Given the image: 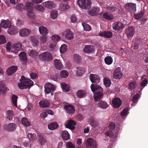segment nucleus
I'll list each match as a JSON object with an SVG mask.
<instances>
[{
    "mask_svg": "<svg viewBox=\"0 0 148 148\" xmlns=\"http://www.w3.org/2000/svg\"><path fill=\"white\" fill-rule=\"evenodd\" d=\"M115 127V123L113 122H111L109 126V128L110 130L107 131L105 132V135L109 137L112 136L113 133L112 130H113Z\"/></svg>",
    "mask_w": 148,
    "mask_h": 148,
    "instance_id": "obj_10",
    "label": "nucleus"
},
{
    "mask_svg": "<svg viewBox=\"0 0 148 148\" xmlns=\"http://www.w3.org/2000/svg\"><path fill=\"white\" fill-rule=\"evenodd\" d=\"M145 11L143 10H140V12L138 14H134V17L136 20H138L141 18L145 14Z\"/></svg>",
    "mask_w": 148,
    "mask_h": 148,
    "instance_id": "obj_33",
    "label": "nucleus"
},
{
    "mask_svg": "<svg viewBox=\"0 0 148 148\" xmlns=\"http://www.w3.org/2000/svg\"><path fill=\"white\" fill-rule=\"evenodd\" d=\"M136 83L134 81L130 82L129 84V88L131 90L134 89L136 87Z\"/></svg>",
    "mask_w": 148,
    "mask_h": 148,
    "instance_id": "obj_45",
    "label": "nucleus"
},
{
    "mask_svg": "<svg viewBox=\"0 0 148 148\" xmlns=\"http://www.w3.org/2000/svg\"><path fill=\"white\" fill-rule=\"evenodd\" d=\"M62 34L65 35V38L68 40L72 39L73 38V33L69 29L65 30L63 32Z\"/></svg>",
    "mask_w": 148,
    "mask_h": 148,
    "instance_id": "obj_16",
    "label": "nucleus"
},
{
    "mask_svg": "<svg viewBox=\"0 0 148 148\" xmlns=\"http://www.w3.org/2000/svg\"><path fill=\"white\" fill-rule=\"evenodd\" d=\"M73 58L75 63L78 64L81 61V57L77 54H74Z\"/></svg>",
    "mask_w": 148,
    "mask_h": 148,
    "instance_id": "obj_41",
    "label": "nucleus"
},
{
    "mask_svg": "<svg viewBox=\"0 0 148 148\" xmlns=\"http://www.w3.org/2000/svg\"><path fill=\"white\" fill-rule=\"evenodd\" d=\"M66 127L71 130H74L75 128V125H76L75 121L72 120H69L67 121V123H65Z\"/></svg>",
    "mask_w": 148,
    "mask_h": 148,
    "instance_id": "obj_15",
    "label": "nucleus"
},
{
    "mask_svg": "<svg viewBox=\"0 0 148 148\" xmlns=\"http://www.w3.org/2000/svg\"><path fill=\"white\" fill-rule=\"evenodd\" d=\"M33 5L32 2H28L26 3L25 8L27 11L33 9Z\"/></svg>",
    "mask_w": 148,
    "mask_h": 148,
    "instance_id": "obj_43",
    "label": "nucleus"
},
{
    "mask_svg": "<svg viewBox=\"0 0 148 148\" xmlns=\"http://www.w3.org/2000/svg\"><path fill=\"white\" fill-rule=\"evenodd\" d=\"M82 25L84 27V29L86 31H90L91 29V28L90 26L88 25L85 23H82Z\"/></svg>",
    "mask_w": 148,
    "mask_h": 148,
    "instance_id": "obj_54",
    "label": "nucleus"
},
{
    "mask_svg": "<svg viewBox=\"0 0 148 148\" xmlns=\"http://www.w3.org/2000/svg\"><path fill=\"white\" fill-rule=\"evenodd\" d=\"M86 95L85 91L82 90H78L76 93V95L77 97L81 98L85 97Z\"/></svg>",
    "mask_w": 148,
    "mask_h": 148,
    "instance_id": "obj_34",
    "label": "nucleus"
},
{
    "mask_svg": "<svg viewBox=\"0 0 148 148\" xmlns=\"http://www.w3.org/2000/svg\"><path fill=\"white\" fill-rule=\"evenodd\" d=\"M104 61L105 63L108 65H110L112 64L113 60L110 56H107L105 58Z\"/></svg>",
    "mask_w": 148,
    "mask_h": 148,
    "instance_id": "obj_40",
    "label": "nucleus"
},
{
    "mask_svg": "<svg viewBox=\"0 0 148 148\" xmlns=\"http://www.w3.org/2000/svg\"><path fill=\"white\" fill-rule=\"evenodd\" d=\"M67 148H75V146L71 142L67 143L66 145Z\"/></svg>",
    "mask_w": 148,
    "mask_h": 148,
    "instance_id": "obj_64",
    "label": "nucleus"
},
{
    "mask_svg": "<svg viewBox=\"0 0 148 148\" xmlns=\"http://www.w3.org/2000/svg\"><path fill=\"white\" fill-rule=\"evenodd\" d=\"M135 29L133 27H130L125 29V33L128 38L133 37L135 32Z\"/></svg>",
    "mask_w": 148,
    "mask_h": 148,
    "instance_id": "obj_11",
    "label": "nucleus"
},
{
    "mask_svg": "<svg viewBox=\"0 0 148 148\" xmlns=\"http://www.w3.org/2000/svg\"><path fill=\"white\" fill-rule=\"evenodd\" d=\"M62 136L63 140H67L70 138V134L66 130H64L62 132Z\"/></svg>",
    "mask_w": 148,
    "mask_h": 148,
    "instance_id": "obj_32",
    "label": "nucleus"
},
{
    "mask_svg": "<svg viewBox=\"0 0 148 148\" xmlns=\"http://www.w3.org/2000/svg\"><path fill=\"white\" fill-rule=\"evenodd\" d=\"M40 106L42 108L47 107L50 105V103L48 101L45 100H41L39 103Z\"/></svg>",
    "mask_w": 148,
    "mask_h": 148,
    "instance_id": "obj_30",
    "label": "nucleus"
},
{
    "mask_svg": "<svg viewBox=\"0 0 148 148\" xmlns=\"http://www.w3.org/2000/svg\"><path fill=\"white\" fill-rule=\"evenodd\" d=\"M104 84L107 87H109L111 85L110 80L108 78H105L104 80Z\"/></svg>",
    "mask_w": 148,
    "mask_h": 148,
    "instance_id": "obj_53",
    "label": "nucleus"
},
{
    "mask_svg": "<svg viewBox=\"0 0 148 148\" xmlns=\"http://www.w3.org/2000/svg\"><path fill=\"white\" fill-rule=\"evenodd\" d=\"M99 35L101 37H103L107 38H112L113 33L112 32L110 31H105L100 32Z\"/></svg>",
    "mask_w": 148,
    "mask_h": 148,
    "instance_id": "obj_12",
    "label": "nucleus"
},
{
    "mask_svg": "<svg viewBox=\"0 0 148 148\" xmlns=\"http://www.w3.org/2000/svg\"><path fill=\"white\" fill-rule=\"evenodd\" d=\"M64 108L69 115L73 114L75 111L74 107L72 105H66L64 106Z\"/></svg>",
    "mask_w": 148,
    "mask_h": 148,
    "instance_id": "obj_13",
    "label": "nucleus"
},
{
    "mask_svg": "<svg viewBox=\"0 0 148 148\" xmlns=\"http://www.w3.org/2000/svg\"><path fill=\"white\" fill-rule=\"evenodd\" d=\"M42 4L43 6L49 9L54 8L55 6L53 2L51 1H45Z\"/></svg>",
    "mask_w": 148,
    "mask_h": 148,
    "instance_id": "obj_24",
    "label": "nucleus"
},
{
    "mask_svg": "<svg viewBox=\"0 0 148 148\" xmlns=\"http://www.w3.org/2000/svg\"><path fill=\"white\" fill-rule=\"evenodd\" d=\"M39 57L41 59L47 61H51L53 59L51 53L48 52H45L40 54Z\"/></svg>",
    "mask_w": 148,
    "mask_h": 148,
    "instance_id": "obj_5",
    "label": "nucleus"
},
{
    "mask_svg": "<svg viewBox=\"0 0 148 148\" xmlns=\"http://www.w3.org/2000/svg\"><path fill=\"white\" fill-rule=\"evenodd\" d=\"M67 47L65 44L62 45L60 48V51L61 53H63L65 52L67 49Z\"/></svg>",
    "mask_w": 148,
    "mask_h": 148,
    "instance_id": "obj_50",
    "label": "nucleus"
},
{
    "mask_svg": "<svg viewBox=\"0 0 148 148\" xmlns=\"http://www.w3.org/2000/svg\"><path fill=\"white\" fill-rule=\"evenodd\" d=\"M19 81L20 82L17 85L21 89L29 88L33 84V81L26 78L24 76H21Z\"/></svg>",
    "mask_w": 148,
    "mask_h": 148,
    "instance_id": "obj_2",
    "label": "nucleus"
},
{
    "mask_svg": "<svg viewBox=\"0 0 148 148\" xmlns=\"http://www.w3.org/2000/svg\"><path fill=\"white\" fill-rule=\"evenodd\" d=\"M90 79L92 83L98 84L100 82L99 77L94 74H91L89 76Z\"/></svg>",
    "mask_w": 148,
    "mask_h": 148,
    "instance_id": "obj_17",
    "label": "nucleus"
},
{
    "mask_svg": "<svg viewBox=\"0 0 148 148\" xmlns=\"http://www.w3.org/2000/svg\"><path fill=\"white\" fill-rule=\"evenodd\" d=\"M88 122L89 124L91 126L94 127H95L97 126V123L95 122L94 118L92 117V118L89 119L88 120Z\"/></svg>",
    "mask_w": 148,
    "mask_h": 148,
    "instance_id": "obj_46",
    "label": "nucleus"
},
{
    "mask_svg": "<svg viewBox=\"0 0 148 148\" xmlns=\"http://www.w3.org/2000/svg\"><path fill=\"white\" fill-rule=\"evenodd\" d=\"M6 116L10 120H11L13 116V112L12 110H8L6 111Z\"/></svg>",
    "mask_w": 148,
    "mask_h": 148,
    "instance_id": "obj_39",
    "label": "nucleus"
},
{
    "mask_svg": "<svg viewBox=\"0 0 148 148\" xmlns=\"http://www.w3.org/2000/svg\"><path fill=\"white\" fill-rule=\"evenodd\" d=\"M16 127V124L15 123H10L8 124L5 125L4 128L7 130L10 131L15 130Z\"/></svg>",
    "mask_w": 148,
    "mask_h": 148,
    "instance_id": "obj_21",
    "label": "nucleus"
},
{
    "mask_svg": "<svg viewBox=\"0 0 148 148\" xmlns=\"http://www.w3.org/2000/svg\"><path fill=\"white\" fill-rule=\"evenodd\" d=\"M21 122L22 124L26 127L29 126L30 125V122L28 121L27 118L25 117L22 118Z\"/></svg>",
    "mask_w": 148,
    "mask_h": 148,
    "instance_id": "obj_38",
    "label": "nucleus"
},
{
    "mask_svg": "<svg viewBox=\"0 0 148 148\" xmlns=\"http://www.w3.org/2000/svg\"><path fill=\"white\" fill-rule=\"evenodd\" d=\"M148 84V80L147 78H145L140 84V86L143 87L142 88H141L140 90H142L144 87H145Z\"/></svg>",
    "mask_w": 148,
    "mask_h": 148,
    "instance_id": "obj_61",
    "label": "nucleus"
},
{
    "mask_svg": "<svg viewBox=\"0 0 148 148\" xmlns=\"http://www.w3.org/2000/svg\"><path fill=\"white\" fill-rule=\"evenodd\" d=\"M94 51V47L92 45H87L84 48V51L86 53H93Z\"/></svg>",
    "mask_w": 148,
    "mask_h": 148,
    "instance_id": "obj_26",
    "label": "nucleus"
},
{
    "mask_svg": "<svg viewBox=\"0 0 148 148\" xmlns=\"http://www.w3.org/2000/svg\"><path fill=\"white\" fill-rule=\"evenodd\" d=\"M61 87L63 90L65 92H68L70 90L69 86L65 83L63 82L60 84Z\"/></svg>",
    "mask_w": 148,
    "mask_h": 148,
    "instance_id": "obj_37",
    "label": "nucleus"
},
{
    "mask_svg": "<svg viewBox=\"0 0 148 148\" xmlns=\"http://www.w3.org/2000/svg\"><path fill=\"white\" fill-rule=\"evenodd\" d=\"M70 20L71 22L75 23L77 21V18L75 14L72 15L70 17Z\"/></svg>",
    "mask_w": 148,
    "mask_h": 148,
    "instance_id": "obj_62",
    "label": "nucleus"
},
{
    "mask_svg": "<svg viewBox=\"0 0 148 148\" xmlns=\"http://www.w3.org/2000/svg\"><path fill=\"white\" fill-rule=\"evenodd\" d=\"M90 87L92 91L94 93V99L95 101H98L100 99L103 98V94L102 92L103 89L100 85L92 84Z\"/></svg>",
    "mask_w": 148,
    "mask_h": 148,
    "instance_id": "obj_1",
    "label": "nucleus"
},
{
    "mask_svg": "<svg viewBox=\"0 0 148 148\" xmlns=\"http://www.w3.org/2000/svg\"><path fill=\"white\" fill-rule=\"evenodd\" d=\"M17 69L18 68L17 66L13 65L7 69L6 71L8 75L10 76L15 73L17 70Z\"/></svg>",
    "mask_w": 148,
    "mask_h": 148,
    "instance_id": "obj_19",
    "label": "nucleus"
},
{
    "mask_svg": "<svg viewBox=\"0 0 148 148\" xmlns=\"http://www.w3.org/2000/svg\"><path fill=\"white\" fill-rule=\"evenodd\" d=\"M56 87L50 83H47L45 85V92L46 94L51 93V95H53V91L56 90Z\"/></svg>",
    "mask_w": 148,
    "mask_h": 148,
    "instance_id": "obj_4",
    "label": "nucleus"
},
{
    "mask_svg": "<svg viewBox=\"0 0 148 148\" xmlns=\"http://www.w3.org/2000/svg\"><path fill=\"white\" fill-rule=\"evenodd\" d=\"M58 126L57 123L54 122L51 123L48 125V128L50 130H53L57 129Z\"/></svg>",
    "mask_w": 148,
    "mask_h": 148,
    "instance_id": "obj_36",
    "label": "nucleus"
},
{
    "mask_svg": "<svg viewBox=\"0 0 148 148\" xmlns=\"http://www.w3.org/2000/svg\"><path fill=\"white\" fill-rule=\"evenodd\" d=\"M38 143L40 144V145H44L45 143L46 140L44 137L41 135H39Z\"/></svg>",
    "mask_w": 148,
    "mask_h": 148,
    "instance_id": "obj_55",
    "label": "nucleus"
},
{
    "mask_svg": "<svg viewBox=\"0 0 148 148\" xmlns=\"http://www.w3.org/2000/svg\"><path fill=\"white\" fill-rule=\"evenodd\" d=\"M29 55L32 57L35 58L38 55V53L34 50H31L29 53Z\"/></svg>",
    "mask_w": 148,
    "mask_h": 148,
    "instance_id": "obj_57",
    "label": "nucleus"
},
{
    "mask_svg": "<svg viewBox=\"0 0 148 148\" xmlns=\"http://www.w3.org/2000/svg\"><path fill=\"white\" fill-rule=\"evenodd\" d=\"M6 41L5 36L3 35H0V45L4 44Z\"/></svg>",
    "mask_w": 148,
    "mask_h": 148,
    "instance_id": "obj_63",
    "label": "nucleus"
},
{
    "mask_svg": "<svg viewBox=\"0 0 148 148\" xmlns=\"http://www.w3.org/2000/svg\"><path fill=\"white\" fill-rule=\"evenodd\" d=\"M98 107L99 108L103 109H106L108 107L109 105L107 103L104 101H103L101 100H99V103L97 104Z\"/></svg>",
    "mask_w": 148,
    "mask_h": 148,
    "instance_id": "obj_28",
    "label": "nucleus"
},
{
    "mask_svg": "<svg viewBox=\"0 0 148 148\" xmlns=\"http://www.w3.org/2000/svg\"><path fill=\"white\" fill-rule=\"evenodd\" d=\"M27 15L28 18L30 19H33L35 15L34 14L33 12V9L28 10L27 11Z\"/></svg>",
    "mask_w": 148,
    "mask_h": 148,
    "instance_id": "obj_47",
    "label": "nucleus"
},
{
    "mask_svg": "<svg viewBox=\"0 0 148 148\" xmlns=\"http://www.w3.org/2000/svg\"><path fill=\"white\" fill-rule=\"evenodd\" d=\"M103 17L105 19L108 21H111L114 18V17L112 14L106 12L103 14Z\"/></svg>",
    "mask_w": 148,
    "mask_h": 148,
    "instance_id": "obj_27",
    "label": "nucleus"
},
{
    "mask_svg": "<svg viewBox=\"0 0 148 148\" xmlns=\"http://www.w3.org/2000/svg\"><path fill=\"white\" fill-rule=\"evenodd\" d=\"M123 76V73L121 71L120 67L117 68L114 71L113 75V77L117 79H119L121 78Z\"/></svg>",
    "mask_w": 148,
    "mask_h": 148,
    "instance_id": "obj_9",
    "label": "nucleus"
},
{
    "mask_svg": "<svg viewBox=\"0 0 148 148\" xmlns=\"http://www.w3.org/2000/svg\"><path fill=\"white\" fill-rule=\"evenodd\" d=\"M60 38L61 37L57 35H53L51 36L52 40L55 42H58Z\"/></svg>",
    "mask_w": 148,
    "mask_h": 148,
    "instance_id": "obj_56",
    "label": "nucleus"
},
{
    "mask_svg": "<svg viewBox=\"0 0 148 148\" xmlns=\"http://www.w3.org/2000/svg\"><path fill=\"white\" fill-rule=\"evenodd\" d=\"M124 23L120 21H116L112 24V28L114 30L119 31L120 30L124 28Z\"/></svg>",
    "mask_w": 148,
    "mask_h": 148,
    "instance_id": "obj_8",
    "label": "nucleus"
},
{
    "mask_svg": "<svg viewBox=\"0 0 148 148\" xmlns=\"http://www.w3.org/2000/svg\"><path fill=\"white\" fill-rule=\"evenodd\" d=\"M8 32L9 34L14 35L18 33V29L15 26H10L8 29Z\"/></svg>",
    "mask_w": 148,
    "mask_h": 148,
    "instance_id": "obj_20",
    "label": "nucleus"
},
{
    "mask_svg": "<svg viewBox=\"0 0 148 148\" xmlns=\"http://www.w3.org/2000/svg\"><path fill=\"white\" fill-rule=\"evenodd\" d=\"M77 3L80 8L87 9L90 8L91 3L90 0H78Z\"/></svg>",
    "mask_w": 148,
    "mask_h": 148,
    "instance_id": "obj_3",
    "label": "nucleus"
},
{
    "mask_svg": "<svg viewBox=\"0 0 148 148\" xmlns=\"http://www.w3.org/2000/svg\"><path fill=\"white\" fill-rule=\"evenodd\" d=\"M51 18L53 19L56 18L58 16V12L55 10H52L51 11Z\"/></svg>",
    "mask_w": 148,
    "mask_h": 148,
    "instance_id": "obj_42",
    "label": "nucleus"
},
{
    "mask_svg": "<svg viewBox=\"0 0 148 148\" xmlns=\"http://www.w3.org/2000/svg\"><path fill=\"white\" fill-rule=\"evenodd\" d=\"M140 96L139 94H136L133 97L132 100L133 103H136L139 99L140 98Z\"/></svg>",
    "mask_w": 148,
    "mask_h": 148,
    "instance_id": "obj_58",
    "label": "nucleus"
},
{
    "mask_svg": "<svg viewBox=\"0 0 148 148\" xmlns=\"http://www.w3.org/2000/svg\"><path fill=\"white\" fill-rule=\"evenodd\" d=\"M39 31L40 34L45 35L48 33L47 28L45 26H41L39 27Z\"/></svg>",
    "mask_w": 148,
    "mask_h": 148,
    "instance_id": "obj_29",
    "label": "nucleus"
},
{
    "mask_svg": "<svg viewBox=\"0 0 148 148\" xmlns=\"http://www.w3.org/2000/svg\"><path fill=\"white\" fill-rule=\"evenodd\" d=\"M27 136L29 140L31 141L36 140L37 139L36 135L35 134L29 133L27 135Z\"/></svg>",
    "mask_w": 148,
    "mask_h": 148,
    "instance_id": "obj_44",
    "label": "nucleus"
},
{
    "mask_svg": "<svg viewBox=\"0 0 148 148\" xmlns=\"http://www.w3.org/2000/svg\"><path fill=\"white\" fill-rule=\"evenodd\" d=\"M128 110L129 109L128 108H124L121 113V115L122 116H126L128 114Z\"/></svg>",
    "mask_w": 148,
    "mask_h": 148,
    "instance_id": "obj_59",
    "label": "nucleus"
},
{
    "mask_svg": "<svg viewBox=\"0 0 148 148\" xmlns=\"http://www.w3.org/2000/svg\"><path fill=\"white\" fill-rule=\"evenodd\" d=\"M126 9L129 12H135L136 11V4L135 3H129L125 5Z\"/></svg>",
    "mask_w": 148,
    "mask_h": 148,
    "instance_id": "obj_7",
    "label": "nucleus"
},
{
    "mask_svg": "<svg viewBox=\"0 0 148 148\" xmlns=\"http://www.w3.org/2000/svg\"><path fill=\"white\" fill-rule=\"evenodd\" d=\"M22 44L20 42L15 43L13 46V48L14 49V52L15 53H18V51H22Z\"/></svg>",
    "mask_w": 148,
    "mask_h": 148,
    "instance_id": "obj_18",
    "label": "nucleus"
},
{
    "mask_svg": "<svg viewBox=\"0 0 148 148\" xmlns=\"http://www.w3.org/2000/svg\"><path fill=\"white\" fill-rule=\"evenodd\" d=\"M99 10L97 7H94L88 12V14L92 16L96 15L99 12Z\"/></svg>",
    "mask_w": 148,
    "mask_h": 148,
    "instance_id": "obj_22",
    "label": "nucleus"
},
{
    "mask_svg": "<svg viewBox=\"0 0 148 148\" xmlns=\"http://www.w3.org/2000/svg\"><path fill=\"white\" fill-rule=\"evenodd\" d=\"M69 74L68 72L66 70H64L62 71L60 73L61 76L62 78H66Z\"/></svg>",
    "mask_w": 148,
    "mask_h": 148,
    "instance_id": "obj_52",
    "label": "nucleus"
},
{
    "mask_svg": "<svg viewBox=\"0 0 148 148\" xmlns=\"http://www.w3.org/2000/svg\"><path fill=\"white\" fill-rule=\"evenodd\" d=\"M17 98L18 97L16 95H12V101L15 107H17Z\"/></svg>",
    "mask_w": 148,
    "mask_h": 148,
    "instance_id": "obj_51",
    "label": "nucleus"
},
{
    "mask_svg": "<svg viewBox=\"0 0 148 148\" xmlns=\"http://www.w3.org/2000/svg\"><path fill=\"white\" fill-rule=\"evenodd\" d=\"M10 25L11 22L8 20H2L0 24L1 26L4 28H9V27L11 26Z\"/></svg>",
    "mask_w": 148,
    "mask_h": 148,
    "instance_id": "obj_23",
    "label": "nucleus"
},
{
    "mask_svg": "<svg viewBox=\"0 0 148 148\" xmlns=\"http://www.w3.org/2000/svg\"><path fill=\"white\" fill-rule=\"evenodd\" d=\"M19 56L20 60L26 62L27 60V57L25 53L23 52H21L19 54Z\"/></svg>",
    "mask_w": 148,
    "mask_h": 148,
    "instance_id": "obj_35",
    "label": "nucleus"
},
{
    "mask_svg": "<svg viewBox=\"0 0 148 148\" xmlns=\"http://www.w3.org/2000/svg\"><path fill=\"white\" fill-rule=\"evenodd\" d=\"M107 9L110 11L113 12L114 11H115L117 9V8L116 7V6L115 5H114L113 6L110 5L107 7Z\"/></svg>",
    "mask_w": 148,
    "mask_h": 148,
    "instance_id": "obj_48",
    "label": "nucleus"
},
{
    "mask_svg": "<svg viewBox=\"0 0 148 148\" xmlns=\"http://www.w3.org/2000/svg\"><path fill=\"white\" fill-rule=\"evenodd\" d=\"M87 148H96L97 146L96 143L92 138H88L85 142Z\"/></svg>",
    "mask_w": 148,
    "mask_h": 148,
    "instance_id": "obj_6",
    "label": "nucleus"
},
{
    "mask_svg": "<svg viewBox=\"0 0 148 148\" xmlns=\"http://www.w3.org/2000/svg\"><path fill=\"white\" fill-rule=\"evenodd\" d=\"M76 71L77 76H81L84 73L85 70L84 68H82L77 67Z\"/></svg>",
    "mask_w": 148,
    "mask_h": 148,
    "instance_id": "obj_31",
    "label": "nucleus"
},
{
    "mask_svg": "<svg viewBox=\"0 0 148 148\" xmlns=\"http://www.w3.org/2000/svg\"><path fill=\"white\" fill-rule=\"evenodd\" d=\"M31 40L33 46H36L38 45V40L37 38L35 37L34 36H32V37Z\"/></svg>",
    "mask_w": 148,
    "mask_h": 148,
    "instance_id": "obj_49",
    "label": "nucleus"
},
{
    "mask_svg": "<svg viewBox=\"0 0 148 148\" xmlns=\"http://www.w3.org/2000/svg\"><path fill=\"white\" fill-rule=\"evenodd\" d=\"M30 30L27 28H24L21 29L20 32L19 34L21 37L26 36L30 34Z\"/></svg>",
    "mask_w": 148,
    "mask_h": 148,
    "instance_id": "obj_25",
    "label": "nucleus"
},
{
    "mask_svg": "<svg viewBox=\"0 0 148 148\" xmlns=\"http://www.w3.org/2000/svg\"><path fill=\"white\" fill-rule=\"evenodd\" d=\"M34 8L42 12H43L44 11L43 7L42 6L40 5H36L34 6Z\"/></svg>",
    "mask_w": 148,
    "mask_h": 148,
    "instance_id": "obj_60",
    "label": "nucleus"
},
{
    "mask_svg": "<svg viewBox=\"0 0 148 148\" xmlns=\"http://www.w3.org/2000/svg\"><path fill=\"white\" fill-rule=\"evenodd\" d=\"M112 102L113 107L115 108H119L122 103L121 99L119 97L114 98L112 99Z\"/></svg>",
    "mask_w": 148,
    "mask_h": 148,
    "instance_id": "obj_14",
    "label": "nucleus"
}]
</instances>
